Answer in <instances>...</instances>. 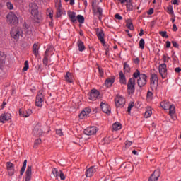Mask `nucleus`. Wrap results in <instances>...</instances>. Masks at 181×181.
Wrapping results in <instances>:
<instances>
[{"mask_svg": "<svg viewBox=\"0 0 181 181\" xmlns=\"http://www.w3.org/2000/svg\"><path fill=\"white\" fill-rule=\"evenodd\" d=\"M32 109H27L25 111H23L22 109H20L19 114L21 115V117H25V118H28V117L32 115Z\"/></svg>", "mask_w": 181, "mask_h": 181, "instance_id": "5701e85b", "label": "nucleus"}, {"mask_svg": "<svg viewBox=\"0 0 181 181\" xmlns=\"http://www.w3.org/2000/svg\"><path fill=\"white\" fill-rule=\"evenodd\" d=\"M132 108H134V105L132 103H129L128 108H127V111L129 114V112H131V110H132Z\"/></svg>", "mask_w": 181, "mask_h": 181, "instance_id": "5fc2aeb1", "label": "nucleus"}, {"mask_svg": "<svg viewBox=\"0 0 181 181\" xmlns=\"http://www.w3.org/2000/svg\"><path fill=\"white\" fill-rule=\"evenodd\" d=\"M163 60L164 63H169V60H170V57L166 55H163Z\"/></svg>", "mask_w": 181, "mask_h": 181, "instance_id": "09e8293b", "label": "nucleus"}, {"mask_svg": "<svg viewBox=\"0 0 181 181\" xmlns=\"http://www.w3.org/2000/svg\"><path fill=\"white\" fill-rule=\"evenodd\" d=\"M166 47H167V49H169V47H170V46H171V43H170V41H166Z\"/></svg>", "mask_w": 181, "mask_h": 181, "instance_id": "680f3d73", "label": "nucleus"}, {"mask_svg": "<svg viewBox=\"0 0 181 181\" xmlns=\"http://www.w3.org/2000/svg\"><path fill=\"white\" fill-rule=\"evenodd\" d=\"M23 33V32L18 27H13L10 32L11 37L15 40H19V37L22 36Z\"/></svg>", "mask_w": 181, "mask_h": 181, "instance_id": "423d86ee", "label": "nucleus"}, {"mask_svg": "<svg viewBox=\"0 0 181 181\" xmlns=\"http://www.w3.org/2000/svg\"><path fill=\"white\" fill-rule=\"evenodd\" d=\"M172 45L174 47H179V44H177V42H176V41H172Z\"/></svg>", "mask_w": 181, "mask_h": 181, "instance_id": "bf43d9fd", "label": "nucleus"}, {"mask_svg": "<svg viewBox=\"0 0 181 181\" xmlns=\"http://www.w3.org/2000/svg\"><path fill=\"white\" fill-rule=\"evenodd\" d=\"M158 71L163 79L168 77V68L166 66V64H160L158 66Z\"/></svg>", "mask_w": 181, "mask_h": 181, "instance_id": "1a4fd4ad", "label": "nucleus"}, {"mask_svg": "<svg viewBox=\"0 0 181 181\" xmlns=\"http://www.w3.org/2000/svg\"><path fill=\"white\" fill-rule=\"evenodd\" d=\"M7 8L10 10L13 9V4L11 1H8L6 4Z\"/></svg>", "mask_w": 181, "mask_h": 181, "instance_id": "de8ad7c7", "label": "nucleus"}, {"mask_svg": "<svg viewBox=\"0 0 181 181\" xmlns=\"http://www.w3.org/2000/svg\"><path fill=\"white\" fill-rule=\"evenodd\" d=\"M6 21L8 25H18L19 23V19H18V16L13 12H10L6 16Z\"/></svg>", "mask_w": 181, "mask_h": 181, "instance_id": "39448f33", "label": "nucleus"}, {"mask_svg": "<svg viewBox=\"0 0 181 181\" xmlns=\"http://www.w3.org/2000/svg\"><path fill=\"white\" fill-rule=\"evenodd\" d=\"M77 46L79 52H84V50H86V46H84V42L81 41V40L77 41Z\"/></svg>", "mask_w": 181, "mask_h": 181, "instance_id": "c756f323", "label": "nucleus"}, {"mask_svg": "<svg viewBox=\"0 0 181 181\" xmlns=\"http://www.w3.org/2000/svg\"><path fill=\"white\" fill-rule=\"evenodd\" d=\"M100 108L103 112H105V114H107V115H110L111 114V107L108 105V103H107V102L105 101L101 102Z\"/></svg>", "mask_w": 181, "mask_h": 181, "instance_id": "f8f14e48", "label": "nucleus"}, {"mask_svg": "<svg viewBox=\"0 0 181 181\" xmlns=\"http://www.w3.org/2000/svg\"><path fill=\"white\" fill-rule=\"evenodd\" d=\"M52 175H54V176L55 177H59V175L60 174V173H59V170H57V169H56V168H53V169L52 170Z\"/></svg>", "mask_w": 181, "mask_h": 181, "instance_id": "ea45409f", "label": "nucleus"}, {"mask_svg": "<svg viewBox=\"0 0 181 181\" xmlns=\"http://www.w3.org/2000/svg\"><path fill=\"white\" fill-rule=\"evenodd\" d=\"M42 144V139H37L35 141V145H40Z\"/></svg>", "mask_w": 181, "mask_h": 181, "instance_id": "13d9d810", "label": "nucleus"}, {"mask_svg": "<svg viewBox=\"0 0 181 181\" xmlns=\"http://www.w3.org/2000/svg\"><path fill=\"white\" fill-rule=\"evenodd\" d=\"M152 115V107H148L146 109V112L144 113L145 118H150V117Z\"/></svg>", "mask_w": 181, "mask_h": 181, "instance_id": "473e14b6", "label": "nucleus"}, {"mask_svg": "<svg viewBox=\"0 0 181 181\" xmlns=\"http://www.w3.org/2000/svg\"><path fill=\"white\" fill-rule=\"evenodd\" d=\"M65 81L66 83H74V76L71 72H66L65 75Z\"/></svg>", "mask_w": 181, "mask_h": 181, "instance_id": "cd10ccee", "label": "nucleus"}, {"mask_svg": "<svg viewBox=\"0 0 181 181\" xmlns=\"http://www.w3.org/2000/svg\"><path fill=\"white\" fill-rule=\"evenodd\" d=\"M40 47L39 46V42L34 43L33 45V53L34 56L36 57H39V49Z\"/></svg>", "mask_w": 181, "mask_h": 181, "instance_id": "bb28decb", "label": "nucleus"}, {"mask_svg": "<svg viewBox=\"0 0 181 181\" xmlns=\"http://www.w3.org/2000/svg\"><path fill=\"white\" fill-rule=\"evenodd\" d=\"M160 107L163 110H169L170 115H173L176 111L175 110V105L170 104L169 100H163L160 103Z\"/></svg>", "mask_w": 181, "mask_h": 181, "instance_id": "7ed1b4c3", "label": "nucleus"}, {"mask_svg": "<svg viewBox=\"0 0 181 181\" xmlns=\"http://www.w3.org/2000/svg\"><path fill=\"white\" fill-rule=\"evenodd\" d=\"M12 118V115L11 113H3L0 116V122H2V124H5L6 121H9Z\"/></svg>", "mask_w": 181, "mask_h": 181, "instance_id": "6ab92c4d", "label": "nucleus"}, {"mask_svg": "<svg viewBox=\"0 0 181 181\" xmlns=\"http://www.w3.org/2000/svg\"><path fill=\"white\" fill-rule=\"evenodd\" d=\"M90 112H91V109H90L88 107H86L79 114L80 119H84V118H86V117H88V115H90Z\"/></svg>", "mask_w": 181, "mask_h": 181, "instance_id": "a211bd4d", "label": "nucleus"}, {"mask_svg": "<svg viewBox=\"0 0 181 181\" xmlns=\"http://www.w3.org/2000/svg\"><path fill=\"white\" fill-rule=\"evenodd\" d=\"M52 52V49L47 48L45 52L44 58L42 59V63L45 66L49 64V53Z\"/></svg>", "mask_w": 181, "mask_h": 181, "instance_id": "4be33fe9", "label": "nucleus"}, {"mask_svg": "<svg viewBox=\"0 0 181 181\" xmlns=\"http://www.w3.org/2000/svg\"><path fill=\"white\" fill-rule=\"evenodd\" d=\"M119 83L120 84H127V78L122 71L119 72Z\"/></svg>", "mask_w": 181, "mask_h": 181, "instance_id": "7c9ffc66", "label": "nucleus"}, {"mask_svg": "<svg viewBox=\"0 0 181 181\" xmlns=\"http://www.w3.org/2000/svg\"><path fill=\"white\" fill-rule=\"evenodd\" d=\"M28 163V160H25L23 162V167L21 169L20 173L21 175H23V173H25V170H26V165Z\"/></svg>", "mask_w": 181, "mask_h": 181, "instance_id": "f704fd0d", "label": "nucleus"}, {"mask_svg": "<svg viewBox=\"0 0 181 181\" xmlns=\"http://www.w3.org/2000/svg\"><path fill=\"white\" fill-rule=\"evenodd\" d=\"M66 2H69V4L70 5H74V0H65Z\"/></svg>", "mask_w": 181, "mask_h": 181, "instance_id": "0e129e2a", "label": "nucleus"}, {"mask_svg": "<svg viewBox=\"0 0 181 181\" xmlns=\"http://www.w3.org/2000/svg\"><path fill=\"white\" fill-rule=\"evenodd\" d=\"M114 83H115V77L112 76L106 78L105 81V86L107 88H110V87H112V85L114 84Z\"/></svg>", "mask_w": 181, "mask_h": 181, "instance_id": "aec40b11", "label": "nucleus"}, {"mask_svg": "<svg viewBox=\"0 0 181 181\" xmlns=\"http://www.w3.org/2000/svg\"><path fill=\"white\" fill-rule=\"evenodd\" d=\"M152 98H153V93L151 91H148L147 92V100H149L151 101V100H152Z\"/></svg>", "mask_w": 181, "mask_h": 181, "instance_id": "c03bdc74", "label": "nucleus"}, {"mask_svg": "<svg viewBox=\"0 0 181 181\" xmlns=\"http://www.w3.org/2000/svg\"><path fill=\"white\" fill-rule=\"evenodd\" d=\"M158 75L156 74H152L151 75V86L153 88H156L158 87Z\"/></svg>", "mask_w": 181, "mask_h": 181, "instance_id": "2eb2a0df", "label": "nucleus"}, {"mask_svg": "<svg viewBox=\"0 0 181 181\" xmlns=\"http://www.w3.org/2000/svg\"><path fill=\"white\" fill-rule=\"evenodd\" d=\"M23 28H24V29H25V30H30V25H29V24H28V23H25L23 24Z\"/></svg>", "mask_w": 181, "mask_h": 181, "instance_id": "8fccbe9b", "label": "nucleus"}, {"mask_svg": "<svg viewBox=\"0 0 181 181\" xmlns=\"http://www.w3.org/2000/svg\"><path fill=\"white\" fill-rule=\"evenodd\" d=\"M115 103L117 108H122L125 105V99L122 96L117 95L115 98Z\"/></svg>", "mask_w": 181, "mask_h": 181, "instance_id": "9b49d317", "label": "nucleus"}, {"mask_svg": "<svg viewBox=\"0 0 181 181\" xmlns=\"http://www.w3.org/2000/svg\"><path fill=\"white\" fill-rule=\"evenodd\" d=\"M99 74L101 77L104 76V71H103V69H101L100 66H98Z\"/></svg>", "mask_w": 181, "mask_h": 181, "instance_id": "3c124183", "label": "nucleus"}, {"mask_svg": "<svg viewBox=\"0 0 181 181\" xmlns=\"http://www.w3.org/2000/svg\"><path fill=\"white\" fill-rule=\"evenodd\" d=\"M68 16L71 20V22H73L74 23L77 22V17H76V13L73 11H69Z\"/></svg>", "mask_w": 181, "mask_h": 181, "instance_id": "c85d7f7f", "label": "nucleus"}, {"mask_svg": "<svg viewBox=\"0 0 181 181\" xmlns=\"http://www.w3.org/2000/svg\"><path fill=\"white\" fill-rule=\"evenodd\" d=\"M88 96L89 100L95 101V100H98V98H100V91L97 90V89H92L88 94Z\"/></svg>", "mask_w": 181, "mask_h": 181, "instance_id": "9d476101", "label": "nucleus"}, {"mask_svg": "<svg viewBox=\"0 0 181 181\" xmlns=\"http://www.w3.org/2000/svg\"><path fill=\"white\" fill-rule=\"evenodd\" d=\"M160 169L155 170L148 179V181H158L160 177Z\"/></svg>", "mask_w": 181, "mask_h": 181, "instance_id": "ddd939ff", "label": "nucleus"}, {"mask_svg": "<svg viewBox=\"0 0 181 181\" xmlns=\"http://www.w3.org/2000/svg\"><path fill=\"white\" fill-rule=\"evenodd\" d=\"M112 128H113L114 131H119V129H121V128H122V126L121 125V123L115 122V124H113Z\"/></svg>", "mask_w": 181, "mask_h": 181, "instance_id": "72a5a7b5", "label": "nucleus"}, {"mask_svg": "<svg viewBox=\"0 0 181 181\" xmlns=\"http://www.w3.org/2000/svg\"><path fill=\"white\" fill-rule=\"evenodd\" d=\"M98 39L101 42L103 46H105V40H104V31L100 30L96 33Z\"/></svg>", "mask_w": 181, "mask_h": 181, "instance_id": "a878e982", "label": "nucleus"}, {"mask_svg": "<svg viewBox=\"0 0 181 181\" xmlns=\"http://www.w3.org/2000/svg\"><path fill=\"white\" fill-rule=\"evenodd\" d=\"M47 14L48 16H49L51 21H53V10L51 8L48 9L47 11Z\"/></svg>", "mask_w": 181, "mask_h": 181, "instance_id": "a19ab883", "label": "nucleus"}, {"mask_svg": "<svg viewBox=\"0 0 181 181\" xmlns=\"http://www.w3.org/2000/svg\"><path fill=\"white\" fill-rule=\"evenodd\" d=\"M59 177L61 180H64L66 179V176H64V173H63L62 171L59 173Z\"/></svg>", "mask_w": 181, "mask_h": 181, "instance_id": "603ef678", "label": "nucleus"}, {"mask_svg": "<svg viewBox=\"0 0 181 181\" xmlns=\"http://www.w3.org/2000/svg\"><path fill=\"white\" fill-rule=\"evenodd\" d=\"M127 27L128 29H129L130 30H134V24H132V21L128 20V21H127Z\"/></svg>", "mask_w": 181, "mask_h": 181, "instance_id": "c9c22d12", "label": "nucleus"}, {"mask_svg": "<svg viewBox=\"0 0 181 181\" xmlns=\"http://www.w3.org/2000/svg\"><path fill=\"white\" fill-rule=\"evenodd\" d=\"M173 5H179V1L178 0H173Z\"/></svg>", "mask_w": 181, "mask_h": 181, "instance_id": "69168bd1", "label": "nucleus"}, {"mask_svg": "<svg viewBox=\"0 0 181 181\" xmlns=\"http://www.w3.org/2000/svg\"><path fill=\"white\" fill-rule=\"evenodd\" d=\"M24 67L23 68V70L24 71H28V69H29V62L28 61H25L24 63Z\"/></svg>", "mask_w": 181, "mask_h": 181, "instance_id": "49530a36", "label": "nucleus"}, {"mask_svg": "<svg viewBox=\"0 0 181 181\" xmlns=\"http://www.w3.org/2000/svg\"><path fill=\"white\" fill-rule=\"evenodd\" d=\"M92 11L93 15H98V19L101 21V16H103V8H101V7L95 6L94 4V1L92 2Z\"/></svg>", "mask_w": 181, "mask_h": 181, "instance_id": "6e6552de", "label": "nucleus"}, {"mask_svg": "<svg viewBox=\"0 0 181 181\" xmlns=\"http://www.w3.org/2000/svg\"><path fill=\"white\" fill-rule=\"evenodd\" d=\"M167 9L168 13H169V15H174L173 7L172 6H168Z\"/></svg>", "mask_w": 181, "mask_h": 181, "instance_id": "37998d69", "label": "nucleus"}, {"mask_svg": "<svg viewBox=\"0 0 181 181\" xmlns=\"http://www.w3.org/2000/svg\"><path fill=\"white\" fill-rule=\"evenodd\" d=\"M139 47L141 49H145V40L144 38H141L139 41Z\"/></svg>", "mask_w": 181, "mask_h": 181, "instance_id": "e433bc0d", "label": "nucleus"}, {"mask_svg": "<svg viewBox=\"0 0 181 181\" xmlns=\"http://www.w3.org/2000/svg\"><path fill=\"white\" fill-rule=\"evenodd\" d=\"M56 134H57V135L62 136V135H63V132H62L61 129H58L56 130Z\"/></svg>", "mask_w": 181, "mask_h": 181, "instance_id": "864d4df0", "label": "nucleus"}, {"mask_svg": "<svg viewBox=\"0 0 181 181\" xmlns=\"http://www.w3.org/2000/svg\"><path fill=\"white\" fill-rule=\"evenodd\" d=\"M43 103H45V91H43V90H40L36 96L35 105L36 107H40V108H42L43 106Z\"/></svg>", "mask_w": 181, "mask_h": 181, "instance_id": "20e7f679", "label": "nucleus"}, {"mask_svg": "<svg viewBox=\"0 0 181 181\" xmlns=\"http://www.w3.org/2000/svg\"><path fill=\"white\" fill-rule=\"evenodd\" d=\"M139 36H144V29L140 30Z\"/></svg>", "mask_w": 181, "mask_h": 181, "instance_id": "774afa93", "label": "nucleus"}, {"mask_svg": "<svg viewBox=\"0 0 181 181\" xmlns=\"http://www.w3.org/2000/svg\"><path fill=\"white\" fill-rule=\"evenodd\" d=\"M173 30L174 32H177V26H176V24H173Z\"/></svg>", "mask_w": 181, "mask_h": 181, "instance_id": "052dcab7", "label": "nucleus"}, {"mask_svg": "<svg viewBox=\"0 0 181 181\" xmlns=\"http://www.w3.org/2000/svg\"><path fill=\"white\" fill-rule=\"evenodd\" d=\"M124 73H129V71H131V68H129V65H128L127 62L124 64Z\"/></svg>", "mask_w": 181, "mask_h": 181, "instance_id": "4c0bfd02", "label": "nucleus"}, {"mask_svg": "<svg viewBox=\"0 0 181 181\" xmlns=\"http://www.w3.org/2000/svg\"><path fill=\"white\" fill-rule=\"evenodd\" d=\"M97 131H98L97 127H90L84 129L83 132L85 135L91 136V135H95V134H97Z\"/></svg>", "mask_w": 181, "mask_h": 181, "instance_id": "4468645a", "label": "nucleus"}, {"mask_svg": "<svg viewBox=\"0 0 181 181\" xmlns=\"http://www.w3.org/2000/svg\"><path fill=\"white\" fill-rule=\"evenodd\" d=\"M135 78L133 76L127 82V92L129 94H134L135 93Z\"/></svg>", "mask_w": 181, "mask_h": 181, "instance_id": "0eeeda50", "label": "nucleus"}, {"mask_svg": "<svg viewBox=\"0 0 181 181\" xmlns=\"http://www.w3.org/2000/svg\"><path fill=\"white\" fill-rule=\"evenodd\" d=\"M131 145H132V141H127L125 142L126 148H129V146H131Z\"/></svg>", "mask_w": 181, "mask_h": 181, "instance_id": "4d7b16f0", "label": "nucleus"}, {"mask_svg": "<svg viewBox=\"0 0 181 181\" xmlns=\"http://www.w3.org/2000/svg\"><path fill=\"white\" fill-rule=\"evenodd\" d=\"M76 20L78 21V22H79V23H83L84 22V16L81 15H78L76 17Z\"/></svg>", "mask_w": 181, "mask_h": 181, "instance_id": "58836bf2", "label": "nucleus"}, {"mask_svg": "<svg viewBox=\"0 0 181 181\" xmlns=\"http://www.w3.org/2000/svg\"><path fill=\"white\" fill-rule=\"evenodd\" d=\"M33 132L34 135H37V136H42L43 135V130L40 124H37L34 127Z\"/></svg>", "mask_w": 181, "mask_h": 181, "instance_id": "412c9836", "label": "nucleus"}, {"mask_svg": "<svg viewBox=\"0 0 181 181\" xmlns=\"http://www.w3.org/2000/svg\"><path fill=\"white\" fill-rule=\"evenodd\" d=\"M25 181H30L32 180V166L28 165L25 172Z\"/></svg>", "mask_w": 181, "mask_h": 181, "instance_id": "b1692460", "label": "nucleus"}, {"mask_svg": "<svg viewBox=\"0 0 181 181\" xmlns=\"http://www.w3.org/2000/svg\"><path fill=\"white\" fill-rule=\"evenodd\" d=\"M133 77L137 79V84L140 88L142 87H145L146 86V83L148 82V76L145 74H141L139 70H136L133 74Z\"/></svg>", "mask_w": 181, "mask_h": 181, "instance_id": "f03ea898", "label": "nucleus"}, {"mask_svg": "<svg viewBox=\"0 0 181 181\" xmlns=\"http://www.w3.org/2000/svg\"><path fill=\"white\" fill-rule=\"evenodd\" d=\"M55 7L57 8V17L60 18L63 11V6H62V1L60 0L55 3Z\"/></svg>", "mask_w": 181, "mask_h": 181, "instance_id": "dca6fc26", "label": "nucleus"}, {"mask_svg": "<svg viewBox=\"0 0 181 181\" xmlns=\"http://www.w3.org/2000/svg\"><path fill=\"white\" fill-rule=\"evenodd\" d=\"M127 11H134V6H132V4L128 3L127 4Z\"/></svg>", "mask_w": 181, "mask_h": 181, "instance_id": "a18cd8bd", "label": "nucleus"}, {"mask_svg": "<svg viewBox=\"0 0 181 181\" xmlns=\"http://www.w3.org/2000/svg\"><path fill=\"white\" fill-rule=\"evenodd\" d=\"M29 6L33 21L37 22V23L42 22V21H43V16H42V13H39V6H37V4L35 3H30Z\"/></svg>", "mask_w": 181, "mask_h": 181, "instance_id": "f257e3e1", "label": "nucleus"}, {"mask_svg": "<svg viewBox=\"0 0 181 181\" xmlns=\"http://www.w3.org/2000/svg\"><path fill=\"white\" fill-rule=\"evenodd\" d=\"M6 59V55L5 53L0 52V69L2 67L3 64H5V59Z\"/></svg>", "mask_w": 181, "mask_h": 181, "instance_id": "2f4dec72", "label": "nucleus"}, {"mask_svg": "<svg viewBox=\"0 0 181 181\" xmlns=\"http://www.w3.org/2000/svg\"><path fill=\"white\" fill-rule=\"evenodd\" d=\"M115 19H118V21H122V16L119 13L115 14Z\"/></svg>", "mask_w": 181, "mask_h": 181, "instance_id": "6e6d98bb", "label": "nucleus"}, {"mask_svg": "<svg viewBox=\"0 0 181 181\" xmlns=\"http://www.w3.org/2000/svg\"><path fill=\"white\" fill-rule=\"evenodd\" d=\"M180 71H181V69H180V68H179V67H177V68H175V73H180Z\"/></svg>", "mask_w": 181, "mask_h": 181, "instance_id": "338daca9", "label": "nucleus"}, {"mask_svg": "<svg viewBox=\"0 0 181 181\" xmlns=\"http://www.w3.org/2000/svg\"><path fill=\"white\" fill-rule=\"evenodd\" d=\"M97 170L94 166H91L86 171V177H92V176L95 173Z\"/></svg>", "mask_w": 181, "mask_h": 181, "instance_id": "393cba45", "label": "nucleus"}, {"mask_svg": "<svg viewBox=\"0 0 181 181\" xmlns=\"http://www.w3.org/2000/svg\"><path fill=\"white\" fill-rule=\"evenodd\" d=\"M159 35H160L162 37H165V39H168V37H169V35H168V33L166 31H160Z\"/></svg>", "mask_w": 181, "mask_h": 181, "instance_id": "79ce46f5", "label": "nucleus"}, {"mask_svg": "<svg viewBox=\"0 0 181 181\" xmlns=\"http://www.w3.org/2000/svg\"><path fill=\"white\" fill-rule=\"evenodd\" d=\"M6 168L9 176H13L15 174V165L11 162L6 163Z\"/></svg>", "mask_w": 181, "mask_h": 181, "instance_id": "f3484780", "label": "nucleus"}, {"mask_svg": "<svg viewBox=\"0 0 181 181\" xmlns=\"http://www.w3.org/2000/svg\"><path fill=\"white\" fill-rule=\"evenodd\" d=\"M147 13L148 15H152L153 13V8H150Z\"/></svg>", "mask_w": 181, "mask_h": 181, "instance_id": "e2e57ef3", "label": "nucleus"}]
</instances>
